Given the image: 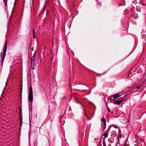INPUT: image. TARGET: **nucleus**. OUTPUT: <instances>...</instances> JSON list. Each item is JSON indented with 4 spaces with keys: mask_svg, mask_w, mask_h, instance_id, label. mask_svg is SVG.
<instances>
[{
    "mask_svg": "<svg viewBox=\"0 0 146 146\" xmlns=\"http://www.w3.org/2000/svg\"><path fill=\"white\" fill-rule=\"evenodd\" d=\"M120 96H119L118 94H116L113 95L112 96H111L110 97V99L111 100H113L117 98H119L120 97Z\"/></svg>",
    "mask_w": 146,
    "mask_h": 146,
    "instance_id": "obj_3",
    "label": "nucleus"
},
{
    "mask_svg": "<svg viewBox=\"0 0 146 146\" xmlns=\"http://www.w3.org/2000/svg\"><path fill=\"white\" fill-rule=\"evenodd\" d=\"M33 35H36V31L33 29Z\"/></svg>",
    "mask_w": 146,
    "mask_h": 146,
    "instance_id": "obj_12",
    "label": "nucleus"
},
{
    "mask_svg": "<svg viewBox=\"0 0 146 146\" xmlns=\"http://www.w3.org/2000/svg\"><path fill=\"white\" fill-rule=\"evenodd\" d=\"M107 108L108 112H110V109H109L108 107V106L107 107Z\"/></svg>",
    "mask_w": 146,
    "mask_h": 146,
    "instance_id": "obj_16",
    "label": "nucleus"
},
{
    "mask_svg": "<svg viewBox=\"0 0 146 146\" xmlns=\"http://www.w3.org/2000/svg\"><path fill=\"white\" fill-rule=\"evenodd\" d=\"M36 35H33V38H36Z\"/></svg>",
    "mask_w": 146,
    "mask_h": 146,
    "instance_id": "obj_18",
    "label": "nucleus"
},
{
    "mask_svg": "<svg viewBox=\"0 0 146 146\" xmlns=\"http://www.w3.org/2000/svg\"><path fill=\"white\" fill-rule=\"evenodd\" d=\"M109 130H110V129H108V131H109Z\"/></svg>",
    "mask_w": 146,
    "mask_h": 146,
    "instance_id": "obj_22",
    "label": "nucleus"
},
{
    "mask_svg": "<svg viewBox=\"0 0 146 146\" xmlns=\"http://www.w3.org/2000/svg\"><path fill=\"white\" fill-rule=\"evenodd\" d=\"M35 64H31V67L33 70H34L35 69Z\"/></svg>",
    "mask_w": 146,
    "mask_h": 146,
    "instance_id": "obj_9",
    "label": "nucleus"
},
{
    "mask_svg": "<svg viewBox=\"0 0 146 146\" xmlns=\"http://www.w3.org/2000/svg\"><path fill=\"white\" fill-rule=\"evenodd\" d=\"M103 146H106L104 140L103 142Z\"/></svg>",
    "mask_w": 146,
    "mask_h": 146,
    "instance_id": "obj_13",
    "label": "nucleus"
},
{
    "mask_svg": "<svg viewBox=\"0 0 146 146\" xmlns=\"http://www.w3.org/2000/svg\"><path fill=\"white\" fill-rule=\"evenodd\" d=\"M109 130H110V129H108V131H109Z\"/></svg>",
    "mask_w": 146,
    "mask_h": 146,
    "instance_id": "obj_21",
    "label": "nucleus"
},
{
    "mask_svg": "<svg viewBox=\"0 0 146 146\" xmlns=\"http://www.w3.org/2000/svg\"><path fill=\"white\" fill-rule=\"evenodd\" d=\"M102 129H103V130H104L106 128V124L105 125H104V124L102 123Z\"/></svg>",
    "mask_w": 146,
    "mask_h": 146,
    "instance_id": "obj_8",
    "label": "nucleus"
},
{
    "mask_svg": "<svg viewBox=\"0 0 146 146\" xmlns=\"http://www.w3.org/2000/svg\"><path fill=\"white\" fill-rule=\"evenodd\" d=\"M111 125L108 128V129H110L111 128Z\"/></svg>",
    "mask_w": 146,
    "mask_h": 146,
    "instance_id": "obj_20",
    "label": "nucleus"
},
{
    "mask_svg": "<svg viewBox=\"0 0 146 146\" xmlns=\"http://www.w3.org/2000/svg\"><path fill=\"white\" fill-rule=\"evenodd\" d=\"M19 119L20 120V125L21 126L22 125V122H23V118L22 115L21 114V115L19 116Z\"/></svg>",
    "mask_w": 146,
    "mask_h": 146,
    "instance_id": "obj_6",
    "label": "nucleus"
},
{
    "mask_svg": "<svg viewBox=\"0 0 146 146\" xmlns=\"http://www.w3.org/2000/svg\"><path fill=\"white\" fill-rule=\"evenodd\" d=\"M106 72H105V73H104L103 74H105Z\"/></svg>",
    "mask_w": 146,
    "mask_h": 146,
    "instance_id": "obj_24",
    "label": "nucleus"
},
{
    "mask_svg": "<svg viewBox=\"0 0 146 146\" xmlns=\"http://www.w3.org/2000/svg\"><path fill=\"white\" fill-rule=\"evenodd\" d=\"M6 6L7 5V0H3Z\"/></svg>",
    "mask_w": 146,
    "mask_h": 146,
    "instance_id": "obj_11",
    "label": "nucleus"
},
{
    "mask_svg": "<svg viewBox=\"0 0 146 146\" xmlns=\"http://www.w3.org/2000/svg\"><path fill=\"white\" fill-rule=\"evenodd\" d=\"M111 127H113L115 128H117V126L116 125H111Z\"/></svg>",
    "mask_w": 146,
    "mask_h": 146,
    "instance_id": "obj_14",
    "label": "nucleus"
},
{
    "mask_svg": "<svg viewBox=\"0 0 146 146\" xmlns=\"http://www.w3.org/2000/svg\"><path fill=\"white\" fill-rule=\"evenodd\" d=\"M87 90V89H84V90Z\"/></svg>",
    "mask_w": 146,
    "mask_h": 146,
    "instance_id": "obj_23",
    "label": "nucleus"
},
{
    "mask_svg": "<svg viewBox=\"0 0 146 146\" xmlns=\"http://www.w3.org/2000/svg\"><path fill=\"white\" fill-rule=\"evenodd\" d=\"M36 55V53L35 52L34 54L33 55L31 58V64H35V59Z\"/></svg>",
    "mask_w": 146,
    "mask_h": 146,
    "instance_id": "obj_4",
    "label": "nucleus"
},
{
    "mask_svg": "<svg viewBox=\"0 0 146 146\" xmlns=\"http://www.w3.org/2000/svg\"><path fill=\"white\" fill-rule=\"evenodd\" d=\"M134 142H135L134 144L135 145H137V143L136 142V141H134Z\"/></svg>",
    "mask_w": 146,
    "mask_h": 146,
    "instance_id": "obj_17",
    "label": "nucleus"
},
{
    "mask_svg": "<svg viewBox=\"0 0 146 146\" xmlns=\"http://www.w3.org/2000/svg\"><path fill=\"white\" fill-rule=\"evenodd\" d=\"M33 91L32 86L29 88V91L28 95L29 100L30 102H32L33 101Z\"/></svg>",
    "mask_w": 146,
    "mask_h": 146,
    "instance_id": "obj_2",
    "label": "nucleus"
},
{
    "mask_svg": "<svg viewBox=\"0 0 146 146\" xmlns=\"http://www.w3.org/2000/svg\"><path fill=\"white\" fill-rule=\"evenodd\" d=\"M124 101V100L121 99L119 100H116L115 101V103L118 105H120L121 103Z\"/></svg>",
    "mask_w": 146,
    "mask_h": 146,
    "instance_id": "obj_5",
    "label": "nucleus"
},
{
    "mask_svg": "<svg viewBox=\"0 0 146 146\" xmlns=\"http://www.w3.org/2000/svg\"><path fill=\"white\" fill-rule=\"evenodd\" d=\"M7 41H6L5 45L4 46L3 51V56H2V52L0 54V57L1 58H2V63L4 60V58H5V54L6 52L7 49Z\"/></svg>",
    "mask_w": 146,
    "mask_h": 146,
    "instance_id": "obj_1",
    "label": "nucleus"
},
{
    "mask_svg": "<svg viewBox=\"0 0 146 146\" xmlns=\"http://www.w3.org/2000/svg\"><path fill=\"white\" fill-rule=\"evenodd\" d=\"M19 111L20 112L19 114V116H20V115H21H21H22V111H21V108L19 110Z\"/></svg>",
    "mask_w": 146,
    "mask_h": 146,
    "instance_id": "obj_15",
    "label": "nucleus"
},
{
    "mask_svg": "<svg viewBox=\"0 0 146 146\" xmlns=\"http://www.w3.org/2000/svg\"><path fill=\"white\" fill-rule=\"evenodd\" d=\"M96 85H95L94 86V87Z\"/></svg>",
    "mask_w": 146,
    "mask_h": 146,
    "instance_id": "obj_25",
    "label": "nucleus"
},
{
    "mask_svg": "<svg viewBox=\"0 0 146 146\" xmlns=\"http://www.w3.org/2000/svg\"><path fill=\"white\" fill-rule=\"evenodd\" d=\"M101 121L104 122V123H103V124H104V125H106V119L104 118V117L102 118L101 119Z\"/></svg>",
    "mask_w": 146,
    "mask_h": 146,
    "instance_id": "obj_7",
    "label": "nucleus"
},
{
    "mask_svg": "<svg viewBox=\"0 0 146 146\" xmlns=\"http://www.w3.org/2000/svg\"><path fill=\"white\" fill-rule=\"evenodd\" d=\"M108 135V133H106L104 134V136L105 138H106L107 137Z\"/></svg>",
    "mask_w": 146,
    "mask_h": 146,
    "instance_id": "obj_10",
    "label": "nucleus"
},
{
    "mask_svg": "<svg viewBox=\"0 0 146 146\" xmlns=\"http://www.w3.org/2000/svg\"><path fill=\"white\" fill-rule=\"evenodd\" d=\"M136 88L140 89V86H138L136 87Z\"/></svg>",
    "mask_w": 146,
    "mask_h": 146,
    "instance_id": "obj_19",
    "label": "nucleus"
}]
</instances>
